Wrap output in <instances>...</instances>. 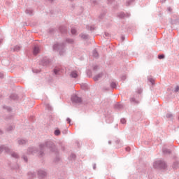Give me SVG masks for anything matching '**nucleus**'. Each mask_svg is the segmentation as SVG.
<instances>
[{
	"instance_id": "nucleus-1",
	"label": "nucleus",
	"mask_w": 179,
	"mask_h": 179,
	"mask_svg": "<svg viewBox=\"0 0 179 179\" xmlns=\"http://www.w3.org/2000/svg\"><path fill=\"white\" fill-rule=\"evenodd\" d=\"M45 148L49 149L50 152L56 153V155L58 153V149L57 148V146H55V144H54V142L52 141H46L44 143L39 144V151L38 148L36 147H29L27 149V155H34V153H38V152L39 157H43V156H44Z\"/></svg>"
},
{
	"instance_id": "nucleus-2",
	"label": "nucleus",
	"mask_w": 179,
	"mask_h": 179,
	"mask_svg": "<svg viewBox=\"0 0 179 179\" xmlns=\"http://www.w3.org/2000/svg\"><path fill=\"white\" fill-rule=\"evenodd\" d=\"M153 167L157 170H166L167 163H166V162L163 159L157 160L154 162Z\"/></svg>"
},
{
	"instance_id": "nucleus-3",
	"label": "nucleus",
	"mask_w": 179,
	"mask_h": 179,
	"mask_svg": "<svg viewBox=\"0 0 179 179\" xmlns=\"http://www.w3.org/2000/svg\"><path fill=\"white\" fill-rule=\"evenodd\" d=\"M66 43L63 42L62 43H55L53 45V51H59L60 55H64L65 53V47Z\"/></svg>"
},
{
	"instance_id": "nucleus-4",
	"label": "nucleus",
	"mask_w": 179,
	"mask_h": 179,
	"mask_svg": "<svg viewBox=\"0 0 179 179\" xmlns=\"http://www.w3.org/2000/svg\"><path fill=\"white\" fill-rule=\"evenodd\" d=\"M38 177L40 179L45 178V177H47V171L45 169H40L38 171Z\"/></svg>"
},
{
	"instance_id": "nucleus-5",
	"label": "nucleus",
	"mask_w": 179,
	"mask_h": 179,
	"mask_svg": "<svg viewBox=\"0 0 179 179\" xmlns=\"http://www.w3.org/2000/svg\"><path fill=\"white\" fill-rule=\"evenodd\" d=\"M71 101H72V103H76L78 104L79 103H82V98L79 97L76 94H74V95L71 96Z\"/></svg>"
},
{
	"instance_id": "nucleus-6",
	"label": "nucleus",
	"mask_w": 179,
	"mask_h": 179,
	"mask_svg": "<svg viewBox=\"0 0 179 179\" xmlns=\"http://www.w3.org/2000/svg\"><path fill=\"white\" fill-rule=\"evenodd\" d=\"M41 65L43 66H48L50 65V59L48 57H43L41 61Z\"/></svg>"
},
{
	"instance_id": "nucleus-7",
	"label": "nucleus",
	"mask_w": 179,
	"mask_h": 179,
	"mask_svg": "<svg viewBox=\"0 0 179 179\" xmlns=\"http://www.w3.org/2000/svg\"><path fill=\"white\" fill-rule=\"evenodd\" d=\"M2 152H5L6 153H10V149H9V147L8 145H2L0 146V154L2 153Z\"/></svg>"
},
{
	"instance_id": "nucleus-8",
	"label": "nucleus",
	"mask_w": 179,
	"mask_h": 179,
	"mask_svg": "<svg viewBox=\"0 0 179 179\" xmlns=\"http://www.w3.org/2000/svg\"><path fill=\"white\" fill-rule=\"evenodd\" d=\"M117 16L118 17H120V19H125V17H129V16H131V14L128 13H125L124 12H121L117 14Z\"/></svg>"
},
{
	"instance_id": "nucleus-9",
	"label": "nucleus",
	"mask_w": 179,
	"mask_h": 179,
	"mask_svg": "<svg viewBox=\"0 0 179 179\" xmlns=\"http://www.w3.org/2000/svg\"><path fill=\"white\" fill-rule=\"evenodd\" d=\"M71 78H73V79H76L79 76L78 74V71L76 70H73L70 73Z\"/></svg>"
},
{
	"instance_id": "nucleus-10",
	"label": "nucleus",
	"mask_w": 179,
	"mask_h": 179,
	"mask_svg": "<svg viewBox=\"0 0 179 179\" xmlns=\"http://www.w3.org/2000/svg\"><path fill=\"white\" fill-rule=\"evenodd\" d=\"M104 75V73L103 72L99 73V74H97L96 76H94L93 79L94 80V82H97V80H99V79H101V78H103V76Z\"/></svg>"
},
{
	"instance_id": "nucleus-11",
	"label": "nucleus",
	"mask_w": 179,
	"mask_h": 179,
	"mask_svg": "<svg viewBox=\"0 0 179 179\" xmlns=\"http://www.w3.org/2000/svg\"><path fill=\"white\" fill-rule=\"evenodd\" d=\"M61 67H55L53 69V73L54 75H61L62 73Z\"/></svg>"
},
{
	"instance_id": "nucleus-12",
	"label": "nucleus",
	"mask_w": 179,
	"mask_h": 179,
	"mask_svg": "<svg viewBox=\"0 0 179 179\" xmlns=\"http://www.w3.org/2000/svg\"><path fill=\"white\" fill-rule=\"evenodd\" d=\"M106 122L108 124H110L111 122H113V121H114V117H113V116L111 115H106Z\"/></svg>"
},
{
	"instance_id": "nucleus-13",
	"label": "nucleus",
	"mask_w": 179,
	"mask_h": 179,
	"mask_svg": "<svg viewBox=\"0 0 179 179\" xmlns=\"http://www.w3.org/2000/svg\"><path fill=\"white\" fill-rule=\"evenodd\" d=\"M59 30L60 32L62 33V34H65V33H66V31H67L66 27H65V26L59 27Z\"/></svg>"
},
{
	"instance_id": "nucleus-14",
	"label": "nucleus",
	"mask_w": 179,
	"mask_h": 179,
	"mask_svg": "<svg viewBox=\"0 0 179 179\" xmlns=\"http://www.w3.org/2000/svg\"><path fill=\"white\" fill-rule=\"evenodd\" d=\"M38 52H40V48L38 46H34V50H33L34 55H37Z\"/></svg>"
},
{
	"instance_id": "nucleus-15",
	"label": "nucleus",
	"mask_w": 179,
	"mask_h": 179,
	"mask_svg": "<svg viewBox=\"0 0 179 179\" xmlns=\"http://www.w3.org/2000/svg\"><path fill=\"white\" fill-rule=\"evenodd\" d=\"M18 145H26L27 143V139H19L17 141Z\"/></svg>"
},
{
	"instance_id": "nucleus-16",
	"label": "nucleus",
	"mask_w": 179,
	"mask_h": 179,
	"mask_svg": "<svg viewBox=\"0 0 179 179\" xmlns=\"http://www.w3.org/2000/svg\"><path fill=\"white\" fill-rule=\"evenodd\" d=\"M162 152H163L164 155H170V153H171V150L167 149L164 147L162 148Z\"/></svg>"
},
{
	"instance_id": "nucleus-17",
	"label": "nucleus",
	"mask_w": 179,
	"mask_h": 179,
	"mask_svg": "<svg viewBox=\"0 0 179 179\" xmlns=\"http://www.w3.org/2000/svg\"><path fill=\"white\" fill-rule=\"evenodd\" d=\"M27 176H28L29 179H33V178H34V177H36V173L29 172Z\"/></svg>"
},
{
	"instance_id": "nucleus-18",
	"label": "nucleus",
	"mask_w": 179,
	"mask_h": 179,
	"mask_svg": "<svg viewBox=\"0 0 179 179\" xmlns=\"http://www.w3.org/2000/svg\"><path fill=\"white\" fill-rule=\"evenodd\" d=\"M115 108H116V110H122V108H124V106H122V104L117 103L116 104H115Z\"/></svg>"
},
{
	"instance_id": "nucleus-19",
	"label": "nucleus",
	"mask_w": 179,
	"mask_h": 179,
	"mask_svg": "<svg viewBox=\"0 0 179 179\" xmlns=\"http://www.w3.org/2000/svg\"><path fill=\"white\" fill-rule=\"evenodd\" d=\"M135 3V0H127L126 6H131V5H134Z\"/></svg>"
},
{
	"instance_id": "nucleus-20",
	"label": "nucleus",
	"mask_w": 179,
	"mask_h": 179,
	"mask_svg": "<svg viewBox=\"0 0 179 179\" xmlns=\"http://www.w3.org/2000/svg\"><path fill=\"white\" fill-rule=\"evenodd\" d=\"M131 103H134V104H138L139 103V101L136 100V98H135V95L134 97L130 99Z\"/></svg>"
},
{
	"instance_id": "nucleus-21",
	"label": "nucleus",
	"mask_w": 179,
	"mask_h": 179,
	"mask_svg": "<svg viewBox=\"0 0 179 179\" xmlns=\"http://www.w3.org/2000/svg\"><path fill=\"white\" fill-rule=\"evenodd\" d=\"M25 13H27V15H29L30 16H31V15H33V9L27 8V10H25Z\"/></svg>"
},
{
	"instance_id": "nucleus-22",
	"label": "nucleus",
	"mask_w": 179,
	"mask_h": 179,
	"mask_svg": "<svg viewBox=\"0 0 179 179\" xmlns=\"http://www.w3.org/2000/svg\"><path fill=\"white\" fill-rule=\"evenodd\" d=\"M92 56L94 57V58H99V52L96 50H94L92 51Z\"/></svg>"
},
{
	"instance_id": "nucleus-23",
	"label": "nucleus",
	"mask_w": 179,
	"mask_h": 179,
	"mask_svg": "<svg viewBox=\"0 0 179 179\" xmlns=\"http://www.w3.org/2000/svg\"><path fill=\"white\" fill-rule=\"evenodd\" d=\"M80 36L81 37V38H83V40H87L89 38V35L86 34H81L80 35Z\"/></svg>"
},
{
	"instance_id": "nucleus-24",
	"label": "nucleus",
	"mask_w": 179,
	"mask_h": 179,
	"mask_svg": "<svg viewBox=\"0 0 179 179\" xmlns=\"http://www.w3.org/2000/svg\"><path fill=\"white\" fill-rule=\"evenodd\" d=\"M142 92H143L142 88H141V87L137 88L136 93H137L138 95H136V97H139V94H141L142 93Z\"/></svg>"
},
{
	"instance_id": "nucleus-25",
	"label": "nucleus",
	"mask_w": 179,
	"mask_h": 179,
	"mask_svg": "<svg viewBox=\"0 0 179 179\" xmlns=\"http://www.w3.org/2000/svg\"><path fill=\"white\" fill-rule=\"evenodd\" d=\"M178 166H179L178 162L176 161V162H173V164L172 165L173 169H178Z\"/></svg>"
},
{
	"instance_id": "nucleus-26",
	"label": "nucleus",
	"mask_w": 179,
	"mask_h": 179,
	"mask_svg": "<svg viewBox=\"0 0 179 179\" xmlns=\"http://www.w3.org/2000/svg\"><path fill=\"white\" fill-rule=\"evenodd\" d=\"M10 98L11 99V100H17V94H12L10 96Z\"/></svg>"
},
{
	"instance_id": "nucleus-27",
	"label": "nucleus",
	"mask_w": 179,
	"mask_h": 179,
	"mask_svg": "<svg viewBox=\"0 0 179 179\" xmlns=\"http://www.w3.org/2000/svg\"><path fill=\"white\" fill-rule=\"evenodd\" d=\"M20 48H22V46L16 45L14 47L13 51L17 52V51H20Z\"/></svg>"
},
{
	"instance_id": "nucleus-28",
	"label": "nucleus",
	"mask_w": 179,
	"mask_h": 179,
	"mask_svg": "<svg viewBox=\"0 0 179 179\" xmlns=\"http://www.w3.org/2000/svg\"><path fill=\"white\" fill-rule=\"evenodd\" d=\"M54 134L55 136H59V135H61V131L59 129H56L54 131Z\"/></svg>"
},
{
	"instance_id": "nucleus-29",
	"label": "nucleus",
	"mask_w": 179,
	"mask_h": 179,
	"mask_svg": "<svg viewBox=\"0 0 179 179\" xmlns=\"http://www.w3.org/2000/svg\"><path fill=\"white\" fill-rule=\"evenodd\" d=\"M11 157H13L14 159H19V155H17V153L16 152H12Z\"/></svg>"
},
{
	"instance_id": "nucleus-30",
	"label": "nucleus",
	"mask_w": 179,
	"mask_h": 179,
	"mask_svg": "<svg viewBox=\"0 0 179 179\" xmlns=\"http://www.w3.org/2000/svg\"><path fill=\"white\" fill-rule=\"evenodd\" d=\"M110 87L112 89H117V83L115 82H112L110 83Z\"/></svg>"
},
{
	"instance_id": "nucleus-31",
	"label": "nucleus",
	"mask_w": 179,
	"mask_h": 179,
	"mask_svg": "<svg viewBox=\"0 0 179 179\" xmlns=\"http://www.w3.org/2000/svg\"><path fill=\"white\" fill-rule=\"evenodd\" d=\"M66 43H67L68 44H73V39L66 38Z\"/></svg>"
},
{
	"instance_id": "nucleus-32",
	"label": "nucleus",
	"mask_w": 179,
	"mask_h": 179,
	"mask_svg": "<svg viewBox=\"0 0 179 179\" xmlns=\"http://www.w3.org/2000/svg\"><path fill=\"white\" fill-rule=\"evenodd\" d=\"M15 127L13 126H9L8 127L6 128V131L7 132H10V131H13Z\"/></svg>"
},
{
	"instance_id": "nucleus-33",
	"label": "nucleus",
	"mask_w": 179,
	"mask_h": 179,
	"mask_svg": "<svg viewBox=\"0 0 179 179\" xmlns=\"http://www.w3.org/2000/svg\"><path fill=\"white\" fill-rule=\"evenodd\" d=\"M3 108L4 110H7V111L10 112V111H12V108L9 107V106H3Z\"/></svg>"
},
{
	"instance_id": "nucleus-34",
	"label": "nucleus",
	"mask_w": 179,
	"mask_h": 179,
	"mask_svg": "<svg viewBox=\"0 0 179 179\" xmlns=\"http://www.w3.org/2000/svg\"><path fill=\"white\" fill-rule=\"evenodd\" d=\"M103 37H104V38H110V35L108 32H105L103 34Z\"/></svg>"
},
{
	"instance_id": "nucleus-35",
	"label": "nucleus",
	"mask_w": 179,
	"mask_h": 179,
	"mask_svg": "<svg viewBox=\"0 0 179 179\" xmlns=\"http://www.w3.org/2000/svg\"><path fill=\"white\" fill-rule=\"evenodd\" d=\"M86 73H87L88 78H92V71L91 70H87Z\"/></svg>"
},
{
	"instance_id": "nucleus-36",
	"label": "nucleus",
	"mask_w": 179,
	"mask_h": 179,
	"mask_svg": "<svg viewBox=\"0 0 179 179\" xmlns=\"http://www.w3.org/2000/svg\"><path fill=\"white\" fill-rule=\"evenodd\" d=\"M148 80L151 83V85H155V79L150 78H148Z\"/></svg>"
},
{
	"instance_id": "nucleus-37",
	"label": "nucleus",
	"mask_w": 179,
	"mask_h": 179,
	"mask_svg": "<svg viewBox=\"0 0 179 179\" xmlns=\"http://www.w3.org/2000/svg\"><path fill=\"white\" fill-rule=\"evenodd\" d=\"M61 161V158H59V157H56L54 162L55 163H58V162Z\"/></svg>"
},
{
	"instance_id": "nucleus-38",
	"label": "nucleus",
	"mask_w": 179,
	"mask_h": 179,
	"mask_svg": "<svg viewBox=\"0 0 179 179\" xmlns=\"http://www.w3.org/2000/svg\"><path fill=\"white\" fill-rule=\"evenodd\" d=\"M165 56L164 55H158V59H164Z\"/></svg>"
},
{
	"instance_id": "nucleus-39",
	"label": "nucleus",
	"mask_w": 179,
	"mask_h": 179,
	"mask_svg": "<svg viewBox=\"0 0 179 179\" xmlns=\"http://www.w3.org/2000/svg\"><path fill=\"white\" fill-rule=\"evenodd\" d=\"M45 107L46 108H48V110H49V111H51L52 110V107H51L50 104H46Z\"/></svg>"
},
{
	"instance_id": "nucleus-40",
	"label": "nucleus",
	"mask_w": 179,
	"mask_h": 179,
	"mask_svg": "<svg viewBox=\"0 0 179 179\" xmlns=\"http://www.w3.org/2000/svg\"><path fill=\"white\" fill-rule=\"evenodd\" d=\"M120 122L121 124H127V120H125V118H122Z\"/></svg>"
},
{
	"instance_id": "nucleus-41",
	"label": "nucleus",
	"mask_w": 179,
	"mask_h": 179,
	"mask_svg": "<svg viewBox=\"0 0 179 179\" xmlns=\"http://www.w3.org/2000/svg\"><path fill=\"white\" fill-rule=\"evenodd\" d=\"M76 29H75V28H72L71 29V34H76Z\"/></svg>"
},
{
	"instance_id": "nucleus-42",
	"label": "nucleus",
	"mask_w": 179,
	"mask_h": 179,
	"mask_svg": "<svg viewBox=\"0 0 179 179\" xmlns=\"http://www.w3.org/2000/svg\"><path fill=\"white\" fill-rule=\"evenodd\" d=\"M22 159H24V161L25 163H27L28 159H27V157L26 155H24V156L22 157Z\"/></svg>"
},
{
	"instance_id": "nucleus-43",
	"label": "nucleus",
	"mask_w": 179,
	"mask_h": 179,
	"mask_svg": "<svg viewBox=\"0 0 179 179\" xmlns=\"http://www.w3.org/2000/svg\"><path fill=\"white\" fill-rule=\"evenodd\" d=\"M87 29L88 30H90V31H93V30H94V27H93L92 26L87 27Z\"/></svg>"
},
{
	"instance_id": "nucleus-44",
	"label": "nucleus",
	"mask_w": 179,
	"mask_h": 179,
	"mask_svg": "<svg viewBox=\"0 0 179 179\" xmlns=\"http://www.w3.org/2000/svg\"><path fill=\"white\" fill-rule=\"evenodd\" d=\"M166 118H173V114L171 113L166 114Z\"/></svg>"
},
{
	"instance_id": "nucleus-45",
	"label": "nucleus",
	"mask_w": 179,
	"mask_h": 179,
	"mask_svg": "<svg viewBox=\"0 0 179 179\" xmlns=\"http://www.w3.org/2000/svg\"><path fill=\"white\" fill-rule=\"evenodd\" d=\"M175 93H177L179 92V86L177 85L176 87L175 88V90H174Z\"/></svg>"
},
{
	"instance_id": "nucleus-46",
	"label": "nucleus",
	"mask_w": 179,
	"mask_h": 179,
	"mask_svg": "<svg viewBox=\"0 0 179 179\" xmlns=\"http://www.w3.org/2000/svg\"><path fill=\"white\" fill-rule=\"evenodd\" d=\"M97 69H99V66L97 65L94 66L93 71H97Z\"/></svg>"
},
{
	"instance_id": "nucleus-47",
	"label": "nucleus",
	"mask_w": 179,
	"mask_h": 179,
	"mask_svg": "<svg viewBox=\"0 0 179 179\" xmlns=\"http://www.w3.org/2000/svg\"><path fill=\"white\" fill-rule=\"evenodd\" d=\"M167 10H168V12L171 13V12H173V8H171V7H168Z\"/></svg>"
},
{
	"instance_id": "nucleus-48",
	"label": "nucleus",
	"mask_w": 179,
	"mask_h": 179,
	"mask_svg": "<svg viewBox=\"0 0 179 179\" xmlns=\"http://www.w3.org/2000/svg\"><path fill=\"white\" fill-rule=\"evenodd\" d=\"M70 157H71V159H76V155L75 154H71Z\"/></svg>"
},
{
	"instance_id": "nucleus-49",
	"label": "nucleus",
	"mask_w": 179,
	"mask_h": 179,
	"mask_svg": "<svg viewBox=\"0 0 179 179\" xmlns=\"http://www.w3.org/2000/svg\"><path fill=\"white\" fill-rule=\"evenodd\" d=\"M125 150H126V152H130V151H131V148L127 147V148H125Z\"/></svg>"
},
{
	"instance_id": "nucleus-50",
	"label": "nucleus",
	"mask_w": 179,
	"mask_h": 179,
	"mask_svg": "<svg viewBox=\"0 0 179 179\" xmlns=\"http://www.w3.org/2000/svg\"><path fill=\"white\" fill-rule=\"evenodd\" d=\"M121 79H122V80H125V79H127V76H122L121 77Z\"/></svg>"
},
{
	"instance_id": "nucleus-51",
	"label": "nucleus",
	"mask_w": 179,
	"mask_h": 179,
	"mask_svg": "<svg viewBox=\"0 0 179 179\" xmlns=\"http://www.w3.org/2000/svg\"><path fill=\"white\" fill-rule=\"evenodd\" d=\"M66 121H67L68 124H71V118L67 117Z\"/></svg>"
},
{
	"instance_id": "nucleus-52",
	"label": "nucleus",
	"mask_w": 179,
	"mask_h": 179,
	"mask_svg": "<svg viewBox=\"0 0 179 179\" xmlns=\"http://www.w3.org/2000/svg\"><path fill=\"white\" fill-rule=\"evenodd\" d=\"M113 1L114 0H108V3L111 4Z\"/></svg>"
},
{
	"instance_id": "nucleus-53",
	"label": "nucleus",
	"mask_w": 179,
	"mask_h": 179,
	"mask_svg": "<svg viewBox=\"0 0 179 179\" xmlns=\"http://www.w3.org/2000/svg\"><path fill=\"white\" fill-rule=\"evenodd\" d=\"M171 24H174V23L176 22V21L173 20L172 19H171Z\"/></svg>"
},
{
	"instance_id": "nucleus-54",
	"label": "nucleus",
	"mask_w": 179,
	"mask_h": 179,
	"mask_svg": "<svg viewBox=\"0 0 179 179\" xmlns=\"http://www.w3.org/2000/svg\"><path fill=\"white\" fill-rule=\"evenodd\" d=\"M33 72H36V73H40V70H37V71H36V70H33Z\"/></svg>"
},
{
	"instance_id": "nucleus-55",
	"label": "nucleus",
	"mask_w": 179,
	"mask_h": 179,
	"mask_svg": "<svg viewBox=\"0 0 179 179\" xmlns=\"http://www.w3.org/2000/svg\"><path fill=\"white\" fill-rule=\"evenodd\" d=\"M3 78V73L0 72V78Z\"/></svg>"
},
{
	"instance_id": "nucleus-56",
	"label": "nucleus",
	"mask_w": 179,
	"mask_h": 179,
	"mask_svg": "<svg viewBox=\"0 0 179 179\" xmlns=\"http://www.w3.org/2000/svg\"><path fill=\"white\" fill-rule=\"evenodd\" d=\"M14 169H15V170H17L18 169H20L19 165H16V166Z\"/></svg>"
},
{
	"instance_id": "nucleus-57",
	"label": "nucleus",
	"mask_w": 179,
	"mask_h": 179,
	"mask_svg": "<svg viewBox=\"0 0 179 179\" xmlns=\"http://www.w3.org/2000/svg\"><path fill=\"white\" fill-rule=\"evenodd\" d=\"M93 169H94V170H96V164H93Z\"/></svg>"
},
{
	"instance_id": "nucleus-58",
	"label": "nucleus",
	"mask_w": 179,
	"mask_h": 179,
	"mask_svg": "<svg viewBox=\"0 0 179 179\" xmlns=\"http://www.w3.org/2000/svg\"><path fill=\"white\" fill-rule=\"evenodd\" d=\"M0 135H3V131L0 129Z\"/></svg>"
},
{
	"instance_id": "nucleus-59",
	"label": "nucleus",
	"mask_w": 179,
	"mask_h": 179,
	"mask_svg": "<svg viewBox=\"0 0 179 179\" xmlns=\"http://www.w3.org/2000/svg\"><path fill=\"white\" fill-rule=\"evenodd\" d=\"M92 2L94 3V5H96V3H97V1L96 0H94Z\"/></svg>"
},
{
	"instance_id": "nucleus-60",
	"label": "nucleus",
	"mask_w": 179,
	"mask_h": 179,
	"mask_svg": "<svg viewBox=\"0 0 179 179\" xmlns=\"http://www.w3.org/2000/svg\"><path fill=\"white\" fill-rule=\"evenodd\" d=\"M124 40H125V37L122 36V41H124Z\"/></svg>"
},
{
	"instance_id": "nucleus-61",
	"label": "nucleus",
	"mask_w": 179,
	"mask_h": 179,
	"mask_svg": "<svg viewBox=\"0 0 179 179\" xmlns=\"http://www.w3.org/2000/svg\"><path fill=\"white\" fill-rule=\"evenodd\" d=\"M52 31H54V29H50V33H52Z\"/></svg>"
},
{
	"instance_id": "nucleus-62",
	"label": "nucleus",
	"mask_w": 179,
	"mask_h": 179,
	"mask_svg": "<svg viewBox=\"0 0 179 179\" xmlns=\"http://www.w3.org/2000/svg\"><path fill=\"white\" fill-rule=\"evenodd\" d=\"M108 144H109V145H111V141H108Z\"/></svg>"
},
{
	"instance_id": "nucleus-63",
	"label": "nucleus",
	"mask_w": 179,
	"mask_h": 179,
	"mask_svg": "<svg viewBox=\"0 0 179 179\" xmlns=\"http://www.w3.org/2000/svg\"><path fill=\"white\" fill-rule=\"evenodd\" d=\"M48 1H49V2H53L54 1V0H48Z\"/></svg>"
},
{
	"instance_id": "nucleus-64",
	"label": "nucleus",
	"mask_w": 179,
	"mask_h": 179,
	"mask_svg": "<svg viewBox=\"0 0 179 179\" xmlns=\"http://www.w3.org/2000/svg\"><path fill=\"white\" fill-rule=\"evenodd\" d=\"M0 44H2V40L0 39Z\"/></svg>"
}]
</instances>
